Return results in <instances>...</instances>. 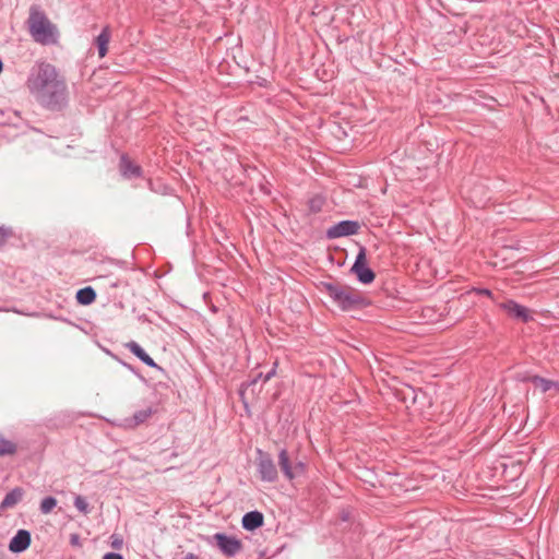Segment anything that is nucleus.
I'll list each match as a JSON object with an SVG mask.
<instances>
[{
    "instance_id": "obj_27",
    "label": "nucleus",
    "mask_w": 559,
    "mask_h": 559,
    "mask_svg": "<svg viewBox=\"0 0 559 559\" xmlns=\"http://www.w3.org/2000/svg\"><path fill=\"white\" fill-rule=\"evenodd\" d=\"M277 365H278L277 361H275L273 364L272 369L267 373H265V376L263 377V382H267L276 374Z\"/></svg>"
},
{
    "instance_id": "obj_24",
    "label": "nucleus",
    "mask_w": 559,
    "mask_h": 559,
    "mask_svg": "<svg viewBox=\"0 0 559 559\" xmlns=\"http://www.w3.org/2000/svg\"><path fill=\"white\" fill-rule=\"evenodd\" d=\"M110 546L116 549V550H120L123 546V538L121 535L119 534H112L110 536Z\"/></svg>"
},
{
    "instance_id": "obj_26",
    "label": "nucleus",
    "mask_w": 559,
    "mask_h": 559,
    "mask_svg": "<svg viewBox=\"0 0 559 559\" xmlns=\"http://www.w3.org/2000/svg\"><path fill=\"white\" fill-rule=\"evenodd\" d=\"M471 292H472V293H475V294H477V295H484V296H487V297L491 298V299L495 301V297H493V295H492L491 290H489V289H487V288H477V287H475V288H473Z\"/></svg>"
},
{
    "instance_id": "obj_8",
    "label": "nucleus",
    "mask_w": 559,
    "mask_h": 559,
    "mask_svg": "<svg viewBox=\"0 0 559 559\" xmlns=\"http://www.w3.org/2000/svg\"><path fill=\"white\" fill-rule=\"evenodd\" d=\"M498 306L500 309L504 310L512 319H516L522 322H528L533 320L530 310L512 299L500 302Z\"/></svg>"
},
{
    "instance_id": "obj_7",
    "label": "nucleus",
    "mask_w": 559,
    "mask_h": 559,
    "mask_svg": "<svg viewBox=\"0 0 559 559\" xmlns=\"http://www.w3.org/2000/svg\"><path fill=\"white\" fill-rule=\"evenodd\" d=\"M360 228L357 221H341L326 230V237L329 239L341 238L345 236L356 235Z\"/></svg>"
},
{
    "instance_id": "obj_16",
    "label": "nucleus",
    "mask_w": 559,
    "mask_h": 559,
    "mask_svg": "<svg viewBox=\"0 0 559 559\" xmlns=\"http://www.w3.org/2000/svg\"><path fill=\"white\" fill-rule=\"evenodd\" d=\"M96 292L93 287L86 286L76 292V301L79 305L88 306L96 300Z\"/></svg>"
},
{
    "instance_id": "obj_13",
    "label": "nucleus",
    "mask_w": 559,
    "mask_h": 559,
    "mask_svg": "<svg viewBox=\"0 0 559 559\" xmlns=\"http://www.w3.org/2000/svg\"><path fill=\"white\" fill-rule=\"evenodd\" d=\"M293 462L290 460L289 453L286 449H281L278 452V465L287 480L295 479V471H293Z\"/></svg>"
},
{
    "instance_id": "obj_28",
    "label": "nucleus",
    "mask_w": 559,
    "mask_h": 559,
    "mask_svg": "<svg viewBox=\"0 0 559 559\" xmlns=\"http://www.w3.org/2000/svg\"><path fill=\"white\" fill-rule=\"evenodd\" d=\"M265 374H263L262 372H259L257 373V376L254 378H252L248 383H247V386H251V385H254L258 383V381L260 380H263V377Z\"/></svg>"
},
{
    "instance_id": "obj_30",
    "label": "nucleus",
    "mask_w": 559,
    "mask_h": 559,
    "mask_svg": "<svg viewBox=\"0 0 559 559\" xmlns=\"http://www.w3.org/2000/svg\"><path fill=\"white\" fill-rule=\"evenodd\" d=\"M70 544L72 546H81V543H80V536L78 534H72L70 536Z\"/></svg>"
},
{
    "instance_id": "obj_23",
    "label": "nucleus",
    "mask_w": 559,
    "mask_h": 559,
    "mask_svg": "<svg viewBox=\"0 0 559 559\" xmlns=\"http://www.w3.org/2000/svg\"><path fill=\"white\" fill-rule=\"evenodd\" d=\"M323 203H324V200L321 197H316V198L311 199L309 201L310 211L313 213L320 212Z\"/></svg>"
},
{
    "instance_id": "obj_12",
    "label": "nucleus",
    "mask_w": 559,
    "mask_h": 559,
    "mask_svg": "<svg viewBox=\"0 0 559 559\" xmlns=\"http://www.w3.org/2000/svg\"><path fill=\"white\" fill-rule=\"evenodd\" d=\"M264 523V516L260 511L247 512L241 520V525L246 531H254Z\"/></svg>"
},
{
    "instance_id": "obj_11",
    "label": "nucleus",
    "mask_w": 559,
    "mask_h": 559,
    "mask_svg": "<svg viewBox=\"0 0 559 559\" xmlns=\"http://www.w3.org/2000/svg\"><path fill=\"white\" fill-rule=\"evenodd\" d=\"M126 347L146 366L162 369L135 341L127 343Z\"/></svg>"
},
{
    "instance_id": "obj_2",
    "label": "nucleus",
    "mask_w": 559,
    "mask_h": 559,
    "mask_svg": "<svg viewBox=\"0 0 559 559\" xmlns=\"http://www.w3.org/2000/svg\"><path fill=\"white\" fill-rule=\"evenodd\" d=\"M27 24L28 32L36 43L44 46L58 43L59 32L57 26L49 21L45 12L38 7H31Z\"/></svg>"
},
{
    "instance_id": "obj_31",
    "label": "nucleus",
    "mask_w": 559,
    "mask_h": 559,
    "mask_svg": "<svg viewBox=\"0 0 559 559\" xmlns=\"http://www.w3.org/2000/svg\"><path fill=\"white\" fill-rule=\"evenodd\" d=\"M122 365H123L128 370H130L131 372H133V373H135V374H136V370H135V368H134L132 365L127 364V362H122Z\"/></svg>"
},
{
    "instance_id": "obj_33",
    "label": "nucleus",
    "mask_w": 559,
    "mask_h": 559,
    "mask_svg": "<svg viewBox=\"0 0 559 559\" xmlns=\"http://www.w3.org/2000/svg\"><path fill=\"white\" fill-rule=\"evenodd\" d=\"M110 285H111L112 287H118V286H119V282H112V283H110Z\"/></svg>"
},
{
    "instance_id": "obj_17",
    "label": "nucleus",
    "mask_w": 559,
    "mask_h": 559,
    "mask_svg": "<svg viewBox=\"0 0 559 559\" xmlns=\"http://www.w3.org/2000/svg\"><path fill=\"white\" fill-rule=\"evenodd\" d=\"M531 382L535 386H538L542 390V392H544V393L548 392L550 390H555L557 393H559V382L558 381L545 379L539 376H534L531 378Z\"/></svg>"
},
{
    "instance_id": "obj_1",
    "label": "nucleus",
    "mask_w": 559,
    "mask_h": 559,
    "mask_svg": "<svg viewBox=\"0 0 559 559\" xmlns=\"http://www.w3.org/2000/svg\"><path fill=\"white\" fill-rule=\"evenodd\" d=\"M25 85L35 100L48 110L61 111L69 104L64 75L45 60L36 61L31 68Z\"/></svg>"
},
{
    "instance_id": "obj_14",
    "label": "nucleus",
    "mask_w": 559,
    "mask_h": 559,
    "mask_svg": "<svg viewBox=\"0 0 559 559\" xmlns=\"http://www.w3.org/2000/svg\"><path fill=\"white\" fill-rule=\"evenodd\" d=\"M111 39V29L108 25L104 26L99 35L94 39V45L98 49L99 58H104L108 52V44Z\"/></svg>"
},
{
    "instance_id": "obj_21",
    "label": "nucleus",
    "mask_w": 559,
    "mask_h": 559,
    "mask_svg": "<svg viewBox=\"0 0 559 559\" xmlns=\"http://www.w3.org/2000/svg\"><path fill=\"white\" fill-rule=\"evenodd\" d=\"M74 507L83 514L90 513V507L86 499L83 496H75L73 501Z\"/></svg>"
},
{
    "instance_id": "obj_3",
    "label": "nucleus",
    "mask_w": 559,
    "mask_h": 559,
    "mask_svg": "<svg viewBox=\"0 0 559 559\" xmlns=\"http://www.w3.org/2000/svg\"><path fill=\"white\" fill-rule=\"evenodd\" d=\"M322 288L343 311L357 310L369 305L367 298L350 286L323 282Z\"/></svg>"
},
{
    "instance_id": "obj_6",
    "label": "nucleus",
    "mask_w": 559,
    "mask_h": 559,
    "mask_svg": "<svg viewBox=\"0 0 559 559\" xmlns=\"http://www.w3.org/2000/svg\"><path fill=\"white\" fill-rule=\"evenodd\" d=\"M350 271L357 276V280L362 284H370L373 282L376 274L370 267L367 266L365 247H360Z\"/></svg>"
},
{
    "instance_id": "obj_5",
    "label": "nucleus",
    "mask_w": 559,
    "mask_h": 559,
    "mask_svg": "<svg viewBox=\"0 0 559 559\" xmlns=\"http://www.w3.org/2000/svg\"><path fill=\"white\" fill-rule=\"evenodd\" d=\"M213 539L219 551L226 557H235L238 555L243 546L240 539L235 536L227 535L225 533H216L213 535Z\"/></svg>"
},
{
    "instance_id": "obj_15",
    "label": "nucleus",
    "mask_w": 559,
    "mask_h": 559,
    "mask_svg": "<svg viewBox=\"0 0 559 559\" xmlns=\"http://www.w3.org/2000/svg\"><path fill=\"white\" fill-rule=\"evenodd\" d=\"M24 495V490L20 487H15L12 490H10L3 498L0 510H5L9 508H13L15 504H17Z\"/></svg>"
},
{
    "instance_id": "obj_25",
    "label": "nucleus",
    "mask_w": 559,
    "mask_h": 559,
    "mask_svg": "<svg viewBox=\"0 0 559 559\" xmlns=\"http://www.w3.org/2000/svg\"><path fill=\"white\" fill-rule=\"evenodd\" d=\"M307 469L306 464L302 461H295L293 464V471H295V478L305 474Z\"/></svg>"
},
{
    "instance_id": "obj_22",
    "label": "nucleus",
    "mask_w": 559,
    "mask_h": 559,
    "mask_svg": "<svg viewBox=\"0 0 559 559\" xmlns=\"http://www.w3.org/2000/svg\"><path fill=\"white\" fill-rule=\"evenodd\" d=\"M14 236L13 229L8 226H0V247L4 246Z\"/></svg>"
},
{
    "instance_id": "obj_32",
    "label": "nucleus",
    "mask_w": 559,
    "mask_h": 559,
    "mask_svg": "<svg viewBox=\"0 0 559 559\" xmlns=\"http://www.w3.org/2000/svg\"><path fill=\"white\" fill-rule=\"evenodd\" d=\"M183 559H198V557H197L194 554L189 552V554H187V555L185 556V558H183Z\"/></svg>"
},
{
    "instance_id": "obj_9",
    "label": "nucleus",
    "mask_w": 559,
    "mask_h": 559,
    "mask_svg": "<svg viewBox=\"0 0 559 559\" xmlns=\"http://www.w3.org/2000/svg\"><path fill=\"white\" fill-rule=\"evenodd\" d=\"M31 542V533L26 530H19L10 540L9 550L14 554L23 552L29 547Z\"/></svg>"
},
{
    "instance_id": "obj_4",
    "label": "nucleus",
    "mask_w": 559,
    "mask_h": 559,
    "mask_svg": "<svg viewBox=\"0 0 559 559\" xmlns=\"http://www.w3.org/2000/svg\"><path fill=\"white\" fill-rule=\"evenodd\" d=\"M257 471L259 477L265 483H275L278 479V472L270 453L257 450Z\"/></svg>"
},
{
    "instance_id": "obj_10",
    "label": "nucleus",
    "mask_w": 559,
    "mask_h": 559,
    "mask_svg": "<svg viewBox=\"0 0 559 559\" xmlns=\"http://www.w3.org/2000/svg\"><path fill=\"white\" fill-rule=\"evenodd\" d=\"M119 170L126 179L140 178L143 174L142 167L134 164L127 155L120 157Z\"/></svg>"
},
{
    "instance_id": "obj_19",
    "label": "nucleus",
    "mask_w": 559,
    "mask_h": 559,
    "mask_svg": "<svg viewBox=\"0 0 559 559\" xmlns=\"http://www.w3.org/2000/svg\"><path fill=\"white\" fill-rule=\"evenodd\" d=\"M16 451V445L2 437H0V455L13 454Z\"/></svg>"
},
{
    "instance_id": "obj_29",
    "label": "nucleus",
    "mask_w": 559,
    "mask_h": 559,
    "mask_svg": "<svg viewBox=\"0 0 559 559\" xmlns=\"http://www.w3.org/2000/svg\"><path fill=\"white\" fill-rule=\"evenodd\" d=\"M103 559H123V556L118 552H107Z\"/></svg>"
},
{
    "instance_id": "obj_20",
    "label": "nucleus",
    "mask_w": 559,
    "mask_h": 559,
    "mask_svg": "<svg viewBox=\"0 0 559 559\" xmlns=\"http://www.w3.org/2000/svg\"><path fill=\"white\" fill-rule=\"evenodd\" d=\"M152 413L153 412L151 407L135 412L133 415L134 425L138 426L146 421L152 416Z\"/></svg>"
},
{
    "instance_id": "obj_18",
    "label": "nucleus",
    "mask_w": 559,
    "mask_h": 559,
    "mask_svg": "<svg viewBox=\"0 0 559 559\" xmlns=\"http://www.w3.org/2000/svg\"><path fill=\"white\" fill-rule=\"evenodd\" d=\"M57 506V499L55 497H46L41 500L39 510L43 514L50 513Z\"/></svg>"
}]
</instances>
